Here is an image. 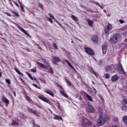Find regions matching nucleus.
<instances>
[{"mask_svg": "<svg viewBox=\"0 0 127 127\" xmlns=\"http://www.w3.org/2000/svg\"><path fill=\"white\" fill-rule=\"evenodd\" d=\"M78 125L82 127H93V123L86 117H83L80 119L78 122Z\"/></svg>", "mask_w": 127, "mask_h": 127, "instance_id": "nucleus-1", "label": "nucleus"}, {"mask_svg": "<svg viewBox=\"0 0 127 127\" xmlns=\"http://www.w3.org/2000/svg\"><path fill=\"white\" fill-rule=\"evenodd\" d=\"M36 63L38 68H43L44 69H46V70H48V68H49L50 70V73L52 75L54 74V71H53L52 67L50 66V64H49L48 62L45 61H44V63H45L46 65L41 63H39V62H36Z\"/></svg>", "mask_w": 127, "mask_h": 127, "instance_id": "nucleus-2", "label": "nucleus"}, {"mask_svg": "<svg viewBox=\"0 0 127 127\" xmlns=\"http://www.w3.org/2000/svg\"><path fill=\"white\" fill-rule=\"evenodd\" d=\"M108 121H109V116L108 115H104L103 116L100 115L97 120V126L98 127L103 126L104 124H106V122H108Z\"/></svg>", "mask_w": 127, "mask_h": 127, "instance_id": "nucleus-3", "label": "nucleus"}, {"mask_svg": "<svg viewBox=\"0 0 127 127\" xmlns=\"http://www.w3.org/2000/svg\"><path fill=\"white\" fill-rule=\"evenodd\" d=\"M122 111L123 112H127V98L126 96H123V99L122 101Z\"/></svg>", "mask_w": 127, "mask_h": 127, "instance_id": "nucleus-4", "label": "nucleus"}, {"mask_svg": "<svg viewBox=\"0 0 127 127\" xmlns=\"http://www.w3.org/2000/svg\"><path fill=\"white\" fill-rule=\"evenodd\" d=\"M120 34L116 33L114 34L112 37L110 38V41L111 43H113V44H115V43H117L118 41L119 38L120 37Z\"/></svg>", "mask_w": 127, "mask_h": 127, "instance_id": "nucleus-5", "label": "nucleus"}, {"mask_svg": "<svg viewBox=\"0 0 127 127\" xmlns=\"http://www.w3.org/2000/svg\"><path fill=\"white\" fill-rule=\"evenodd\" d=\"M86 109L87 112L88 113H89L90 114H94L95 113V109H94V107H93V106H92V104H90L89 103H87L85 105Z\"/></svg>", "mask_w": 127, "mask_h": 127, "instance_id": "nucleus-6", "label": "nucleus"}, {"mask_svg": "<svg viewBox=\"0 0 127 127\" xmlns=\"http://www.w3.org/2000/svg\"><path fill=\"white\" fill-rule=\"evenodd\" d=\"M112 29H113V25L110 23H108L107 25L104 27V33L105 34H108V33L111 32Z\"/></svg>", "mask_w": 127, "mask_h": 127, "instance_id": "nucleus-7", "label": "nucleus"}, {"mask_svg": "<svg viewBox=\"0 0 127 127\" xmlns=\"http://www.w3.org/2000/svg\"><path fill=\"white\" fill-rule=\"evenodd\" d=\"M38 98L40 100H41V101L45 102V103H47V104H49V105H51V102L47 99V97H45L43 95H38Z\"/></svg>", "mask_w": 127, "mask_h": 127, "instance_id": "nucleus-8", "label": "nucleus"}, {"mask_svg": "<svg viewBox=\"0 0 127 127\" xmlns=\"http://www.w3.org/2000/svg\"><path fill=\"white\" fill-rule=\"evenodd\" d=\"M85 51L87 54L90 55L91 56H93L95 55V52L94 50L89 47L85 48Z\"/></svg>", "mask_w": 127, "mask_h": 127, "instance_id": "nucleus-9", "label": "nucleus"}, {"mask_svg": "<svg viewBox=\"0 0 127 127\" xmlns=\"http://www.w3.org/2000/svg\"><path fill=\"white\" fill-rule=\"evenodd\" d=\"M28 111L30 113H31L32 114H33V115H34V116L37 117V118H39V117H40L39 113H38V111L33 110V109H32L31 108H28Z\"/></svg>", "mask_w": 127, "mask_h": 127, "instance_id": "nucleus-10", "label": "nucleus"}, {"mask_svg": "<svg viewBox=\"0 0 127 127\" xmlns=\"http://www.w3.org/2000/svg\"><path fill=\"white\" fill-rule=\"evenodd\" d=\"M118 66L119 73H120V74H125V70H124V68H123V66H122V64H121V63L118 64Z\"/></svg>", "mask_w": 127, "mask_h": 127, "instance_id": "nucleus-11", "label": "nucleus"}, {"mask_svg": "<svg viewBox=\"0 0 127 127\" xmlns=\"http://www.w3.org/2000/svg\"><path fill=\"white\" fill-rule=\"evenodd\" d=\"M1 101L3 103H4V104H5L6 107H8V105H9V100L6 99L5 96H2Z\"/></svg>", "mask_w": 127, "mask_h": 127, "instance_id": "nucleus-12", "label": "nucleus"}, {"mask_svg": "<svg viewBox=\"0 0 127 127\" xmlns=\"http://www.w3.org/2000/svg\"><path fill=\"white\" fill-rule=\"evenodd\" d=\"M17 28L19 29V30H20L21 31H22V32H23V33H24V34H25V35H26L27 36H28V37H29L30 38H31V36H30V35H29V34H28V33L26 32V31H25V30H24V29L22 28L20 26L18 25L17 26Z\"/></svg>", "mask_w": 127, "mask_h": 127, "instance_id": "nucleus-13", "label": "nucleus"}, {"mask_svg": "<svg viewBox=\"0 0 127 127\" xmlns=\"http://www.w3.org/2000/svg\"><path fill=\"white\" fill-rule=\"evenodd\" d=\"M52 61L53 63V64H57L58 62H60L61 61V60H60V58L59 57H54L53 58Z\"/></svg>", "mask_w": 127, "mask_h": 127, "instance_id": "nucleus-14", "label": "nucleus"}, {"mask_svg": "<svg viewBox=\"0 0 127 127\" xmlns=\"http://www.w3.org/2000/svg\"><path fill=\"white\" fill-rule=\"evenodd\" d=\"M44 92L46 93V94H48V95H50V96H51V97H54V93H53V91L50 90V89H45Z\"/></svg>", "mask_w": 127, "mask_h": 127, "instance_id": "nucleus-15", "label": "nucleus"}, {"mask_svg": "<svg viewBox=\"0 0 127 127\" xmlns=\"http://www.w3.org/2000/svg\"><path fill=\"white\" fill-rule=\"evenodd\" d=\"M91 41L96 44L98 43V41H99V37H98V36H94L91 38Z\"/></svg>", "mask_w": 127, "mask_h": 127, "instance_id": "nucleus-16", "label": "nucleus"}, {"mask_svg": "<svg viewBox=\"0 0 127 127\" xmlns=\"http://www.w3.org/2000/svg\"><path fill=\"white\" fill-rule=\"evenodd\" d=\"M64 61L66 63H67V64H68V66H69V67H70V68H71V69H72V70H73V71H76V69H75V67H74V66H73V65H72V64H71V63L69 62V61H68V60H65Z\"/></svg>", "mask_w": 127, "mask_h": 127, "instance_id": "nucleus-17", "label": "nucleus"}, {"mask_svg": "<svg viewBox=\"0 0 127 127\" xmlns=\"http://www.w3.org/2000/svg\"><path fill=\"white\" fill-rule=\"evenodd\" d=\"M54 116L55 117H54V120H57V121H63V118L61 116H60L59 115H56V114H54Z\"/></svg>", "mask_w": 127, "mask_h": 127, "instance_id": "nucleus-18", "label": "nucleus"}, {"mask_svg": "<svg viewBox=\"0 0 127 127\" xmlns=\"http://www.w3.org/2000/svg\"><path fill=\"white\" fill-rule=\"evenodd\" d=\"M87 22L90 27H93V24H94V21L93 20H91V19L88 18L87 20Z\"/></svg>", "mask_w": 127, "mask_h": 127, "instance_id": "nucleus-19", "label": "nucleus"}, {"mask_svg": "<svg viewBox=\"0 0 127 127\" xmlns=\"http://www.w3.org/2000/svg\"><path fill=\"white\" fill-rule=\"evenodd\" d=\"M117 80H119V76L117 75H113L111 78V81L112 82H116Z\"/></svg>", "mask_w": 127, "mask_h": 127, "instance_id": "nucleus-20", "label": "nucleus"}, {"mask_svg": "<svg viewBox=\"0 0 127 127\" xmlns=\"http://www.w3.org/2000/svg\"><path fill=\"white\" fill-rule=\"evenodd\" d=\"M19 4H20V9L22 11V12L25 13V10H24V7H23V5H22V3L21 2L20 0H18Z\"/></svg>", "mask_w": 127, "mask_h": 127, "instance_id": "nucleus-21", "label": "nucleus"}, {"mask_svg": "<svg viewBox=\"0 0 127 127\" xmlns=\"http://www.w3.org/2000/svg\"><path fill=\"white\" fill-rule=\"evenodd\" d=\"M26 74H27L28 75V77H29V78L32 80H34V81H37V79L36 78H34V77H32V76H31V74L30 73H29V72H26Z\"/></svg>", "mask_w": 127, "mask_h": 127, "instance_id": "nucleus-22", "label": "nucleus"}, {"mask_svg": "<svg viewBox=\"0 0 127 127\" xmlns=\"http://www.w3.org/2000/svg\"><path fill=\"white\" fill-rule=\"evenodd\" d=\"M105 71L106 72H110V71H112V65H107L105 66Z\"/></svg>", "mask_w": 127, "mask_h": 127, "instance_id": "nucleus-23", "label": "nucleus"}, {"mask_svg": "<svg viewBox=\"0 0 127 127\" xmlns=\"http://www.w3.org/2000/svg\"><path fill=\"white\" fill-rule=\"evenodd\" d=\"M89 70L90 71V72H91V73H92V74H93V75H94L95 76L98 77V74H97V73H96V72H95V71H94V69L93 68V67H89Z\"/></svg>", "mask_w": 127, "mask_h": 127, "instance_id": "nucleus-24", "label": "nucleus"}, {"mask_svg": "<svg viewBox=\"0 0 127 127\" xmlns=\"http://www.w3.org/2000/svg\"><path fill=\"white\" fill-rule=\"evenodd\" d=\"M102 51H103V54H106V52H107V45H103L102 46Z\"/></svg>", "mask_w": 127, "mask_h": 127, "instance_id": "nucleus-25", "label": "nucleus"}, {"mask_svg": "<svg viewBox=\"0 0 127 127\" xmlns=\"http://www.w3.org/2000/svg\"><path fill=\"white\" fill-rule=\"evenodd\" d=\"M14 70L15 71H16L17 74H18V75H19L20 76H21L22 77H23V73L20 72L19 70H18L17 68H14Z\"/></svg>", "mask_w": 127, "mask_h": 127, "instance_id": "nucleus-26", "label": "nucleus"}, {"mask_svg": "<svg viewBox=\"0 0 127 127\" xmlns=\"http://www.w3.org/2000/svg\"><path fill=\"white\" fill-rule=\"evenodd\" d=\"M71 18H72L73 20H74V21L77 22L79 21V19H78V18H77V17H76V16L74 15H72L71 16Z\"/></svg>", "mask_w": 127, "mask_h": 127, "instance_id": "nucleus-27", "label": "nucleus"}, {"mask_svg": "<svg viewBox=\"0 0 127 127\" xmlns=\"http://www.w3.org/2000/svg\"><path fill=\"white\" fill-rule=\"evenodd\" d=\"M60 93H61V95H62V96H63L65 98H68V95L66 93H65V92H64V91H63L62 90H60Z\"/></svg>", "mask_w": 127, "mask_h": 127, "instance_id": "nucleus-28", "label": "nucleus"}, {"mask_svg": "<svg viewBox=\"0 0 127 127\" xmlns=\"http://www.w3.org/2000/svg\"><path fill=\"white\" fill-rule=\"evenodd\" d=\"M65 81L67 85H68V86H69V87H71L72 86V83H71V82H70V81L68 80V79H67V78L65 79Z\"/></svg>", "mask_w": 127, "mask_h": 127, "instance_id": "nucleus-29", "label": "nucleus"}, {"mask_svg": "<svg viewBox=\"0 0 127 127\" xmlns=\"http://www.w3.org/2000/svg\"><path fill=\"white\" fill-rule=\"evenodd\" d=\"M18 125H19V123L18 122H16L13 120L12 122V124H11L12 126H14L15 127H16V126H18Z\"/></svg>", "mask_w": 127, "mask_h": 127, "instance_id": "nucleus-30", "label": "nucleus"}, {"mask_svg": "<svg viewBox=\"0 0 127 127\" xmlns=\"http://www.w3.org/2000/svg\"><path fill=\"white\" fill-rule=\"evenodd\" d=\"M11 12L12 13H13V14H14L15 16H16L17 17H19V14H18V13H17L14 11H11Z\"/></svg>", "mask_w": 127, "mask_h": 127, "instance_id": "nucleus-31", "label": "nucleus"}, {"mask_svg": "<svg viewBox=\"0 0 127 127\" xmlns=\"http://www.w3.org/2000/svg\"><path fill=\"white\" fill-rule=\"evenodd\" d=\"M123 122L126 125H127V117L125 116L123 118Z\"/></svg>", "mask_w": 127, "mask_h": 127, "instance_id": "nucleus-32", "label": "nucleus"}, {"mask_svg": "<svg viewBox=\"0 0 127 127\" xmlns=\"http://www.w3.org/2000/svg\"><path fill=\"white\" fill-rule=\"evenodd\" d=\"M86 97L87 99L89 100V101H91V102H93V98H92V96L89 95L88 94H86Z\"/></svg>", "mask_w": 127, "mask_h": 127, "instance_id": "nucleus-33", "label": "nucleus"}, {"mask_svg": "<svg viewBox=\"0 0 127 127\" xmlns=\"http://www.w3.org/2000/svg\"><path fill=\"white\" fill-rule=\"evenodd\" d=\"M26 99H27V101H28V102H29V103L32 102V100H31V99H30V97L27 95H26Z\"/></svg>", "mask_w": 127, "mask_h": 127, "instance_id": "nucleus-34", "label": "nucleus"}, {"mask_svg": "<svg viewBox=\"0 0 127 127\" xmlns=\"http://www.w3.org/2000/svg\"><path fill=\"white\" fill-rule=\"evenodd\" d=\"M32 86H33L34 87H35V88H36L37 89H39V90L41 89V88H40V87L38 86V85L33 83L32 84Z\"/></svg>", "mask_w": 127, "mask_h": 127, "instance_id": "nucleus-35", "label": "nucleus"}, {"mask_svg": "<svg viewBox=\"0 0 127 127\" xmlns=\"http://www.w3.org/2000/svg\"><path fill=\"white\" fill-rule=\"evenodd\" d=\"M91 3H94V4H96V5H99V2L94 1V0H91L90 1Z\"/></svg>", "mask_w": 127, "mask_h": 127, "instance_id": "nucleus-36", "label": "nucleus"}, {"mask_svg": "<svg viewBox=\"0 0 127 127\" xmlns=\"http://www.w3.org/2000/svg\"><path fill=\"white\" fill-rule=\"evenodd\" d=\"M5 82L8 84V85H11L10 80L9 79H6Z\"/></svg>", "mask_w": 127, "mask_h": 127, "instance_id": "nucleus-37", "label": "nucleus"}, {"mask_svg": "<svg viewBox=\"0 0 127 127\" xmlns=\"http://www.w3.org/2000/svg\"><path fill=\"white\" fill-rule=\"evenodd\" d=\"M39 7L41 8L42 9L44 10V6H43V4L41 3H39Z\"/></svg>", "mask_w": 127, "mask_h": 127, "instance_id": "nucleus-38", "label": "nucleus"}, {"mask_svg": "<svg viewBox=\"0 0 127 127\" xmlns=\"http://www.w3.org/2000/svg\"><path fill=\"white\" fill-rule=\"evenodd\" d=\"M31 72H33V73H36L37 70H36V67H35L34 68H32L31 69Z\"/></svg>", "mask_w": 127, "mask_h": 127, "instance_id": "nucleus-39", "label": "nucleus"}, {"mask_svg": "<svg viewBox=\"0 0 127 127\" xmlns=\"http://www.w3.org/2000/svg\"><path fill=\"white\" fill-rule=\"evenodd\" d=\"M105 76L106 79H110V74L109 73H106Z\"/></svg>", "mask_w": 127, "mask_h": 127, "instance_id": "nucleus-40", "label": "nucleus"}, {"mask_svg": "<svg viewBox=\"0 0 127 127\" xmlns=\"http://www.w3.org/2000/svg\"><path fill=\"white\" fill-rule=\"evenodd\" d=\"M48 14H49V16L51 17V18H52V19H55L54 16H53V15H52V14L49 13Z\"/></svg>", "mask_w": 127, "mask_h": 127, "instance_id": "nucleus-41", "label": "nucleus"}, {"mask_svg": "<svg viewBox=\"0 0 127 127\" xmlns=\"http://www.w3.org/2000/svg\"><path fill=\"white\" fill-rule=\"evenodd\" d=\"M33 124L34 127H40V126L38 125V124H35L34 122L33 123Z\"/></svg>", "mask_w": 127, "mask_h": 127, "instance_id": "nucleus-42", "label": "nucleus"}, {"mask_svg": "<svg viewBox=\"0 0 127 127\" xmlns=\"http://www.w3.org/2000/svg\"><path fill=\"white\" fill-rule=\"evenodd\" d=\"M53 47H54L55 49H58V47H57V45L55 43L53 44Z\"/></svg>", "mask_w": 127, "mask_h": 127, "instance_id": "nucleus-43", "label": "nucleus"}, {"mask_svg": "<svg viewBox=\"0 0 127 127\" xmlns=\"http://www.w3.org/2000/svg\"><path fill=\"white\" fill-rule=\"evenodd\" d=\"M57 107L59 109H60V108L61 107V105H60V103L59 102H57Z\"/></svg>", "mask_w": 127, "mask_h": 127, "instance_id": "nucleus-44", "label": "nucleus"}, {"mask_svg": "<svg viewBox=\"0 0 127 127\" xmlns=\"http://www.w3.org/2000/svg\"><path fill=\"white\" fill-rule=\"evenodd\" d=\"M113 120H114L115 122H118L119 121V119L117 117H114Z\"/></svg>", "mask_w": 127, "mask_h": 127, "instance_id": "nucleus-45", "label": "nucleus"}, {"mask_svg": "<svg viewBox=\"0 0 127 127\" xmlns=\"http://www.w3.org/2000/svg\"><path fill=\"white\" fill-rule=\"evenodd\" d=\"M119 22L120 23H121V24H123V23H125V21L124 20H122V19H120L119 20Z\"/></svg>", "mask_w": 127, "mask_h": 127, "instance_id": "nucleus-46", "label": "nucleus"}, {"mask_svg": "<svg viewBox=\"0 0 127 127\" xmlns=\"http://www.w3.org/2000/svg\"><path fill=\"white\" fill-rule=\"evenodd\" d=\"M12 1L14 2L15 5H16V6H17V7H19V5L16 3V2H15V1L12 0Z\"/></svg>", "mask_w": 127, "mask_h": 127, "instance_id": "nucleus-47", "label": "nucleus"}, {"mask_svg": "<svg viewBox=\"0 0 127 127\" xmlns=\"http://www.w3.org/2000/svg\"><path fill=\"white\" fill-rule=\"evenodd\" d=\"M102 64H103V61L102 60H100L99 61L98 65H99V66H101V65H102Z\"/></svg>", "mask_w": 127, "mask_h": 127, "instance_id": "nucleus-48", "label": "nucleus"}, {"mask_svg": "<svg viewBox=\"0 0 127 127\" xmlns=\"http://www.w3.org/2000/svg\"><path fill=\"white\" fill-rule=\"evenodd\" d=\"M48 19L50 22H51V23H53V20H52V19H51V18H48Z\"/></svg>", "mask_w": 127, "mask_h": 127, "instance_id": "nucleus-49", "label": "nucleus"}, {"mask_svg": "<svg viewBox=\"0 0 127 127\" xmlns=\"http://www.w3.org/2000/svg\"><path fill=\"white\" fill-rule=\"evenodd\" d=\"M98 5V6H99L100 7V8H101V9H103L104 6L101 5L99 3H98V5Z\"/></svg>", "mask_w": 127, "mask_h": 127, "instance_id": "nucleus-50", "label": "nucleus"}, {"mask_svg": "<svg viewBox=\"0 0 127 127\" xmlns=\"http://www.w3.org/2000/svg\"><path fill=\"white\" fill-rule=\"evenodd\" d=\"M29 12L32 13V14H33L34 15V16H35V14L34 13V11L29 10Z\"/></svg>", "mask_w": 127, "mask_h": 127, "instance_id": "nucleus-51", "label": "nucleus"}, {"mask_svg": "<svg viewBox=\"0 0 127 127\" xmlns=\"http://www.w3.org/2000/svg\"><path fill=\"white\" fill-rule=\"evenodd\" d=\"M6 15H7V16H11V14H10V13H8V12H6L5 13Z\"/></svg>", "mask_w": 127, "mask_h": 127, "instance_id": "nucleus-52", "label": "nucleus"}, {"mask_svg": "<svg viewBox=\"0 0 127 127\" xmlns=\"http://www.w3.org/2000/svg\"><path fill=\"white\" fill-rule=\"evenodd\" d=\"M58 87H60V89H61L62 90H63V87L62 86H60L59 84H58Z\"/></svg>", "mask_w": 127, "mask_h": 127, "instance_id": "nucleus-53", "label": "nucleus"}, {"mask_svg": "<svg viewBox=\"0 0 127 127\" xmlns=\"http://www.w3.org/2000/svg\"><path fill=\"white\" fill-rule=\"evenodd\" d=\"M13 95H14V96L15 97H16V93L15 92V91H13Z\"/></svg>", "mask_w": 127, "mask_h": 127, "instance_id": "nucleus-54", "label": "nucleus"}, {"mask_svg": "<svg viewBox=\"0 0 127 127\" xmlns=\"http://www.w3.org/2000/svg\"><path fill=\"white\" fill-rule=\"evenodd\" d=\"M20 80H21V82H22V83H25V82H24V81H23V79H22V78H21V77H20Z\"/></svg>", "mask_w": 127, "mask_h": 127, "instance_id": "nucleus-55", "label": "nucleus"}, {"mask_svg": "<svg viewBox=\"0 0 127 127\" xmlns=\"http://www.w3.org/2000/svg\"><path fill=\"white\" fill-rule=\"evenodd\" d=\"M24 95H25L26 96H27V93L26 92H25V91H24Z\"/></svg>", "mask_w": 127, "mask_h": 127, "instance_id": "nucleus-56", "label": "nucleus"}, {"mask_svg": "<svg viewBox=\"0 0 127 127\" xmlns=\"http://www.w3.org/2000/svg\"><path fill=\"white\" fill-rule=\"evenodd\" d=\"M111 127H118V126H117V125H112Z\"/></svg>", "mask_w": 127, "mask_h": 127, "instance_id": "nucleus-57", "label": "nucleus"}, {"mask_svg": "<svg viewBox=\"0 0 127 127\" xmlns=\"http://www.w3.org/2000/svg\"><path fill=\"white\" fill-rule=\"evenodd\" d=\"M57 22L59 24V25H60V26H61V24L59 22H58V21H57Z\"/></svg>", "mask_w": 127, "mask_h": 127, "instance_id": "nucleus-58", "label": "nucleus"}, {"mask_svg": "<svg viewBox=\"0 0 127 127\" xmlns=\"http://www.w3.org/2000/svg\"><path fill=\"white\" fill-rule=\"evenodd\" d=\"M10 4H11V6H12L13 7V4H12V2H10Z\"/></svg>", "mask_w": 127, "mask_h": 127, "instance_id": "nucleus-59", "label": "nucleus"}, {"mask_svg": "<svg viewBox=\"0 0 127 127\" xmlns=\"http://www.w3.org/2000/svg\"><path fill=\"white\" fill-rule=\"evenodd\" d=\"M36 46H38V47H39V45L37 43H36Z\"/></svg>", "mask_w": 127, "mask_h": 127, "instance_id": "nucleus-60", "label": "nucleus"}, {"mask_svg": "<svg viewBox=\"0 0 127 127\" xmlns=\"http://www.w3.org/2000/svg\"><path fill=\"white\" fill-rule=\"evenodd\" d=\"M107 16H111V14H108L107 15Z\"/></svg>", "mask_w": 127, "mask_h": 127, "instance_id": "nucleus-61", "label": "nucleus"}, {"mask_svg": "<svg viewBox=\"0 0 127 127\" xmlns=\"http://www.w3.org/2000/svg\"><path fill=\"white\" fill-rule=\"evenodd\" d=\"M101 100L102 101H103V100H104V98H103V97H102V98H101Z\"/></svg>", "mask_w": 127, "mask_h": 127, "instance_id": "nucleus-62", "label": "nucleus"}, {"mask_svg": "<svg viewBox=\"0 0 127 127\" xmlns=\"http://www.w3.org/2000/svg\"><path fill=\"white\" fill-rule=\"evenodd\" d=\"M0 76H1V72H0Z\"/></svg>", "mask_w": 127, "mask_h": 127, "instance_id": "nucleus-63", "label": "nucleus"}, {"mask_svg": "<svg viewBox=\"0 0 127 127\" xmlns=\"http://www.w3.org/2000/svg\"><path fill=\"white\" fill-rule=\"evenodd\" d=\"M74 42L73 41H71V43H73Z\"/></svg>", "mask_w": 127, "mask_h": 127, "instance_id": "nucleus-64", "label": "nucleus"}]
</instances>
